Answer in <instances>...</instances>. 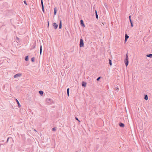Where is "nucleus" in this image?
I'll return each instance as SVG.
<instances>
[{
    "mask_svg": "<svg viewBox=\"0 0 152 152\" xmlns=\"http://www.w3.org/2000/svg\"><path fill=\"white\" fill-rule=\"evenodd\" d=\"M84 46V43L83 41V39H80V46L81 47H83Z\"/></svg>",
    "mask_w": 152,
    "mask_h": 152,
    "instance_id": "nucleus-1",
    "label": "nucleus"
},
{
    "mask_svg": "<svg viewBox=\"0 0 152 152\" xmlns=\"http://www.w3.org/2000/svg\"><path fill=\"white\" fill-rule=\"evenodd\" d=\"M126 58L125 60V62L126 66H127L128 64L129 61H128V56L127 55H126Z\"/></svg>",
    "mask_w": 152,
    "mask_h": 152,
    "instance_id": "nucleus-2",
    "label": "nucleus"
},
{
    "mask_svg": "<svg viewBox=\"0 0 152 152\" xmlns=\"http://www.w3.org/2000/svg\"><path fill=\"white\" fill-rule=\"evenodd\" d=\"M22 75V74L19 73L15 74L14 76V78H17L18 77H20Z\"/></svg>",
    "mask_w": 152,
    "mask_h": 152,
    "instance_id": "nucleus-3",
    "label": "nucleus"
},
{
    "mask_svg": "<svg viewBox=\"0 0 152 152\" xmlns=\"http://www.w3.org/2000/svg\"><path fill=\"white\" fill-rule=\"evenodd\" d=\"M53 25L55 29H56L57 28L58 25L56 23H53Z\"/></svg>",
    "mask_w": 152,
    "mask_h": 152,
    "instance_id": "nucleus-4",
    "label": "nucleus"
},
{
    "mask_svg": "<svg viewBox=\"0 0 152 152\" xmlns=\"http://www.w3.org/2000/svg\"><path fill=\"white\" fill-rule=\"evenodd\" d=\"M15 100L18 104V107H21V105H20V104L19 101L17 99H15Z\"/></svg>",
    "mask_w": 152,
    "mask_h": 152,
    "instance_id": "nucleus-5",
    "label": "nucleus"
},
{
    "mask_svg": "<svg viewBox=\"0 0 152 152\" xmlns=\"http://www.w3.org/2000/svg\"><path fill=\"white\" fill-rule=\"evenodd\" d=\"M36 44L34 43L33 45L32 46L31 48V49H33L35 48Z\"/></svg>",
    "mask_w": 152,
    "mask_h": 152,
    "instance_id": "nucleus-6",
    "label": "nucleus"
},
{
    "mask_svg": "<svg viewBox=\"0 0 152 152\" xmlns=\"http://www.w3.org/2000/svg\"><path fill=\"white\" fill-rule=\"evenodd\" d=\"M86 83L85 82H83L82 86L83 87H86Z\"/></svg>",
    "mask_w": 152,
    "mask_h": 152,
    "instance_id": "nucleus-7",
    "label": "nucleus"
},
{
    "mask_svg": "<svg viewBox=\"0 0 152 152\" xmlns=\"http://www.w3.org/2000/svg\"><path fill=\"white\" fill-rule=\"evenodd\" d=\"M39 94L41 96H42L43 94V92L42 91L40 90L39 91Z\"/></svg>",
    "mask_w": 152,
    "mask_h": 152,
    "instance_id": "nucleus-8",
    "label": "nucleus"
},
{
    "mask_svg": "<svg viewBox=\"0 0 152 152\" xmlns=\"http://www.w3.org/2000/svg\"><path fill=\"white\" fill-rule=\"evenodd\" d=\"M129 36H128L127 34H126L125 36V42H126L127 39L129 38Z\"/></svg>",
    "mask_w": 152,
    "mask_h": 152,
    "instance_id": "nucleus-9",
    "label": "nucleus"
},
{
    "mask_svg": "<svg viewBox=\"0 0 152 152\" xmlns=\"http://www.w3.org/2000/svg\"><path fill=\"white\" fill-rule=\"evenodd\" d=\"M80 23H81V24L82 25V26H83L84 27H85V26L83 23V21L82 20H81Z\"/></svg>",
    "mask_w": 152,
    "mask_h": 152,
    "instance_id": "nucleus-10",
    "label": "nucleus"
},
{
    "mask_svg": "<svg viewBox=\"0 0 152 152\" xmlns=\"http://www.w3.org/2000/svg\"><path fill=\"white\" fill-rule=\"evenodd\" d=\"M119 126L121 127H124V125L123 124L121 123L119 124Z\"/></svg>",
    "mask_w": 152,
    "mask_h": 152,
    "instance_id": "nucleus-11",
    "label": "nucleus"
},
{
    "mask_svg": "<svg viewBox=\"0 0 152 152\" xmlns=\"http://www.w3.org/2000/svg\"><path fill=\"white\" fill-rule=\"evenodd\" d=\"M25 60L26 61H28V56H26L25 57Z\"/></svg>",
    "mask_w": 152,
    "mask_h": 152,
    "instance_id": "nucleus-12",
    "label": "nucleus"
},
{
    "mask_svg": "<svg viewBox=\"0 0 152 152\" xmlns=\"http://www.w3.org/2000/svg\"><path fill=\"white\" fill-rule=\"evenodd\" d=\"M61 26H62V22L61 21V20L60 22V24L59 26V28H61Z\"/></svg>",
    "mask_w": 152,
    "mask_h": 152,
    "instance_id": "nucleus-13",
    "label": "nucleus"
},
{
    "mask_svg": "<svg viewBox=\"0 0 152 152\" xmlns=\"http://www.w3.org/2000/svg\"><path fill=\"white\" fill-rule=\"evenodd\" d=\"M57 11V9L56 8H54V14L55 15L56 14Z\"/></svg>",
    "mask_w": 152,
    "mask_h": 152,
    "instance_id": "nucleus-14",
    "label": "nucleus"
},
{
    "mask_svg": "<svg viewBox=\"0 0 152 152\" xmlns=\"http://www.w3.org/2000/svg\"><path fill=\"white\" fill-rule=\"evenodd\" d=\"M42 46L41 45H40V55L41 54V53H42Z\"/></svg>",
    "mask_w": 152,
    "mask_h": 152,
    "instance_id": "nucleus-15",
    "label": "nucleus"
},
{
    "mask_svg": "<svg viewBox=\"0 0 152 152\" xmlns=\"http://www.w3.org/2000/svg\"><path fill=\"white\" fill-rule=\"evenodd\" d=\"M146 56L148 57L152 58V54H150L147 55Z\"/></svg>",
    "mask_w": 152,
    "mask_h": 152,
    "instance_id": "nucleus-16",
    "label": "nucleus"
},
{
    "mask_svg": "<svg viewBox=\"0 0 152 152\" xmlns=\"http://www.w3.org/2000/svg\"><path fill=\"white\" fill-rule=\"evenodd\" d=\"M146 100H147L148 99V96L147 95H145L144 98Z\"/></svg>",
    "mask_w": 152,
    "mask_h": 152,
    "instance_id": "nucleus-17",
    "label": "nucleus"
},
{
    "mask_svg": "<svg viewBox=\"0 0 152 152\" xmlns=\"http://www.w3.org/2000/svg\"><path fill=\"white\" fill-rule=\"evenodd\" d=\"M41 2L42 7H43V6H44V5H43V0H41Z\"/></svg>",
    "mask_w": 152,
    "mask_h": 152,
    "instance_id": "nucleus-18",
    "label": "nucleus"
},
{
    "mask_svg": "<svg viewBox=\"0 0 152 152\" xmlns=\"http://www.w3.org/2000/svg\"><path fill=\"white\" fill-rule=\"evenodd\" d=\"M31 60L33 62H34V57H33L32 58H31Z\"/></svg>",
    "mask_w": 152,
    "mask_h": 152,
    "instance_id": "nucleus-19",
    "label": "nucleus"
},
{
    "mask_svg": "<svg viewBox=\"0 0 152 152\" xmlns=\"http://www.w3.org/2000/svg\"><path fill=\"white\" fill-rule=\"evenodd\" d=\"M95 12H96V18L97 19H98V16L97 14V12H96V10L95 11Z\"/></svg>",
    "mask_w": 152,
    "mask_h": 152,
    "instance_id": "nucleus-20",
    "label": "nucleus"
},
{
    "mask_svg": "<svg viewBox=\"0 0 152 152\" xmlns=\"http://www.w3.org/2000/svg\"><path fill=\"white\" fill-rule=\"evenodd\" d=\"M109 64H110V66L112 65V62H111V60L110 59L109 60Z\"/></svg>",
    "mask_w": 152,
    "mask_h": 152,
    "instance_id": "nucleus-21",
    "label": "nucleus"
},
{
    "mask_svg": "<svg viewBox=\"0 0 152 152\" xmlns=\"http://www.w3.org/2000/svg\"><path fill=\"white\" fill-rule=\"evenodd\" d=\"M42 11L44 13L45 12V11H44V6H43V7H42Z\"/></svg>",
    "mask_w": 152,
    "mask_h": 152,
    "instance_id": "nucleus-22",
    "label": "nucleus"
},
{
    "mask_svg": "<svg viewBox=\"0 0 152 152\" xmlns=\"http://www.w3.org/2000/svg\"><path fill=\"white\" fill-rule=\"evenodd\" d=\"M23 2H24V3L25 4H26V5H27V4L26 3V1L25 0L23 1Z\"/></svg>",
    "mask_w": 152,
    "mask_h": 152,
    "instance_id": "nucleus-23",
    "label": "nucleus"
},
{
    "mask_svg": "<svg viewBox=\"0 0 152 152\" xmlns=\"http://www.w3.org/2000/svg\"><path fill=\"white\" fill-rule=\"evenodd\" d=\"M10 138H11V137H8L7 138V141H6V142H8V141H9V139Z\"/></svg>",
    "mask_w": 152,
    "mask_h": 152,
    "instance_id": "nucleus-24",
    "label": "nucleus"
},
{
    "mask_svg": "<svg viewBox=\"0 0 152 152\" xmlns=\"http://www.w3.org/2000/svg\"><path fill=\"white\" fill-rule=\"evenodd\" d=\"M56 130V128H53L52 129V130L53 131H55Z\"/></svg>",
    "mask_w": 152,
    "mask_h": 152,
    "instance_id": "nucleus-25",
    "label": "nucleus"
},
{
    "mask_svg": "<svg viewBox=\"0 0 152 152\" xmlns=\"http://www.w3.org/2000/svg\"><path fill=\"white\" fill-rule=\"evenodd\" d=\"M67 93H69V88H68L67 90Z\"/></svg>",
    "mask_w": 152,
    "mask_h": 152,
    "instance_id": "nucleus-26",
    "label": "nucleus"
},
{
    "mask_svg": "<svg viewBox=\"0 0 152 152\" xmlns=\"http://www.w3.org/2000/svg\"><path fill=\"white\" fill-rule=\"evenodd\" d=\"M100 79V77H99L97 79V81H99V79Z\"/></svg>",
    "mask_w": 152,
    "mask_h": 152,
    "instance_id": "nucleus-27",
    "label": "nucleus"
},
{
    "mask_svg": "<svg viewBox=\"0 0 152 152\" xmlns=\"http://www.w3.org/2000/svg\"><path fill=\"white\" fill-rule=\"evenodd\" d=\"M75 119H76V120H77V121H79V122H80V121H79V120H78V118H77L76 117V118H75Z\"/></svg>",
    "mask_w": 152,
    "mask_h": 152,
    "instance_id": "nucleus-28",
    "label": "nucleus"
},
{
    "mask_svg": "<svg viewBox=\"0 0 152 152\" xmlns=\"http://www.w3.org/2000/svg\"><path fill=\"white\" fill-rule=\"evenodd\" d=\"M130 22L131 23V24L132 23V22L131 20V19H130Z\"/></svg>",
    "mask_w": 152,
    "mask_h": 152,
    "instance_id": "nucleus-29",
    "label": "nucleus"
},
{
    "mask_svg": "<svg viewBox=\"0 0 152 152\" xmlns=\"http://www.w3.org/2000/svg\"><path fill=\"white\" fill-rule=\"evenodd\" d=\"M16 38L18 39V40H19V38L17 37H16Z\"/></svg>",
    "mask_w": 152,
    "mask_h": 152,
    "instance_id": "nucleus-30",
    "label": "nucleus"
},
{
    "mask_svg": "<svg viewBox=\"0 0 152 152\" xmlns=\"http://www.w3.org/2000/svg\"><path fill=\"white\" fill-rule=\"evenodd\" d=\"M131 26H132V27H133V23H132L131 24Z\"/></svg>",
    "mask_w": 152,
    "mask_h": 152,
    "instance_id": "nucleus-31",
    "label": "nucleus"
},
{
    "mask_svg": "<svg viewBox=\"0 0 152 152\" xmlns=\"http://www.w3.org/2000/svg\"><path fill=\"white\" fill-rule=\"evenodd\" d=\"M67 95L69 96V93H67Z\"/></svg>",
    "mask_w": 152,
    "mask_h": 152,
    "instance_id": "nucleus-32",
    "label": "nucleus"
},
{
    "mask_svg": "<svg viewBox=\"0 0 152 152\" xmlns=\"http://www.w3.org/2000/svg\"><path fill=\"white\" fill-rule=\"evenodd\" d=\"M129 20H130V19H131V16H129Z\"/></svg>",
    "mask_w": 152,
    "mask_h": 152,
    "instance_id": "nucleus-33",
    "label": "nucleus"
},
{
    "mask_svg": "<svg viewBox=\"0 0 152 152\" xmlns=\"http://www.w3.org/2000/svg\"><path fill=\"white\" fill-rule=\"evenodd\" d=\"M34 131H36V130L35 129H34Z\"/></svg>",
    "mask_w": 152,
    "mask_h": 152,
    "instance_id": "nucleus-34",
    "label": "nucleus"
},
{
    "mask_svg": "<svg viewBox=\"0 0 152 152\" xmlns=\"http://www.w3.org/2000/svg\"><path fill=\"white\" fill-rule=\"evenodd\" d=\"M102 25H104V24L103 23H102Z\"/></svg>",
    "mask_w": 152,
    "mask_h": 152,
    "instance_id": "nucleus-35",
    "label": "nucleus"
}]
</instances>
